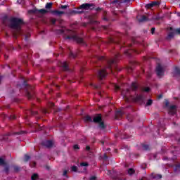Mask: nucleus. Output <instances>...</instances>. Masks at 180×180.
Segmentation results:
<instances>
[{
	"label": "nucleus",
	"instance_id": "nucleus-19",
	"mask_svg": "<svg viewBox=\"0 0 180 180\" xmlns=\"http://www.w3.org/2000/svg\"><path fill=\"white\" fill-rule=\"evenodd\" d=\"M138 88L139 84L136 82H132V84H131V89H132V91H137Z\"/></svg>",
	"mask_w": 180,
	"mask_h": 180
},
{
	"label": "nucleus",
	"instance_id": "nucleus-45",
	"mask_svg": "<svg viewBox=\"0 0 180 180\" xmlns=\"http://www.w3.org/2000/svg\"><path fill=\"white\" fill-rule=\"evenodd\" d=\"M115 89H117V91L120 90V87L119 86H117V84H115Z\"/></svg>",
	"mask_w": 180,
	"mask_h": 180
},
{
	"label": "nucleus",
	"instance_id": "nucleus-14",
	"mask_svg": "<svg viewBox=\"0 0 180 180\" xmlns=\"http://www.w3.org/2000/svg\"><path fill=\"white\" fill-rule=\"evenodd\" d=\"M53 144L54 143L53 142V141L45 140L42 141V146L47 147V148H50L51 147H53Z\"/></svg>",
	"mask_w": 180,
	"mask_h": 180
},
{
	"label": "nucleus",
	"instance_id": "nucleus-57",
	"mask_svg": "<svg viewBox=\"0 0 180 180\" xmlns=\"http://www.w3.org/2000/svg\"><path fill=\"white\" fill-rule=\"evenodd\" d=\"M101 60H105L104 57H101Z\"/></svg>",
	"mask_w": 180,
	"mask_h": 180
},
{
	"label": "nucleus",
	"instance_id": "nucleus-28",
	"mask_svg": "<svg viewBox=\"0 0 180 180\" xmlns=\"http://www.w3.org/2000/svg\"><path fill=\"white\" fill-rule=\"evenodd\" d=\"M39 178V175H37V174H34L32 177H31V179L32 180H36Z\"/></svg>",
	"mask_w": 180,
	"mask_h": 180
},
{
	"label": "nucleus",
	"instance_id": "nucleus-46",
	"mask_svg": "<svg viewBox=\"0 0 180 180\" xmlns=\"http://www.w3.org/2000/svg\"><path fill=\"white\" fill-rule=\"evenodd\" d=\"M68 171L67 170H65L64 172H63V176H67V174H68Z\"/></svg>",
	"mask_w": 180,
	"mask_h": 180
},
{
	"label": "nucleus",
	"instance_id": "nucleus-18",
	"mask_svg": "<svg viewBox=\"0 0 180 180\" xmlns=\"http://www.w3.org/2000/svg\"><path fill=\"white\" fill-rule=\"evenodd\" d=\"M52 13H53V15H56L57 16H61V15H64V11L54 10L52 11Z\"/></svg>",
	"mask_w": 180,
	"mask_h": 180
},
{
	"label": "nucleus",
	"instance_id": "nucleus-12",
	"mask_svg": "<svg viewBox=\"0 0 180 180\" xmlns=\"http://www.w3.org/2000/svg\"><path fill=\"white\" fill-rule=\"evenodd\" d=\"M124 115V110H123V108L121 110H117L115 112V119L117 120H119V119H122V117Z\"/></svg>",
	"mask_w": 180,
	"mask_h": 180
},
{
	"label": "nucleus",
	"instance_id": "nucleus-20",
	"mask_svg": "<svg viewBox=\"0 0 180 180\" xmlns=\"http://www.w3.org/2000/svg\"><path fill=\"white\" fill-rule=\"evenodd\" d=\"M138 20L140 22H146V20H148V18L146 15H142L140 18H138Z\"/></svg>",
	"mask_w": 180,
	"mask_h": 180
},
{
	"label": "nucleus",
	"instance_id": "nucleus-51",
	"mask_svg": "<svg viewBox=\"0 0 180 180\" xmlns=\"http://www.w3.org/2000/svg\"><path fill=\"white\" fill-rule=\"evenodd\" d=\"M15 48H13V46H11V48L8 50H14Z\"/></svg>",
	"mask_w": 180,
	"mask_h": 180
},
{
	"label": "nucleus",
	"instance_id": "nucleus-33",
	"mask_svg": "<svg viewBox=\"0 0 180 180\" xmlns=\"http://www.w3.org/2000/svg\"><path fill=\"white\" fill-rule=\"evenodd\" d=\"M30 160V156L25 155L24 157V161H28Z\"/></svg>",
	"mask_w": 180,
	"mask_h": 180
},
{
	"label": "nucleus",
	"instance_id": "nucleus-37",
	"mask_svg": "<svg viewBox=\"0 0 180 180\" xmlns=\"http://www.w3.org/2000/svg\"><path fill=\"white\" fill-rule=\"evenodd\" d=\"M72 171H73L74 172H77V166H72Z\"/></svg>",
	"mask_w": 180,
	"mask_h": 180
},
{
	"label": "nucleus",
	"instance_id": "nucleus-40",
	"mask_svg": "<svg viewBox=\"0 0 180 180\" xmlns=\"http://www.w3.org/2000/svg\"><path fill=\"white\" fill-rule=\"evenodd\" d=\"M74 149L75 150H79V146L78 145H75L74 146Z\"/></svg>",
	"mask_w": 180,
	"mask_h": 180
},
{
	"label": "nucleus",
	"instance_id": "nucleus-4",
	"mask_svg": "<svg viewBox=\"0 0 180 180\" xmlns=\"http://www.w3.org/2000/svg\"><path fill=\"white\" fill-rule=\"evenodd\" d=\"M84 122H94V123H98L99 127H101V129H105V124H103V122H102V115L101 114L95 116L93 120L91 116L86 115L84 117Z\"/></svg>",
	"mask_w": 180,
	"mask_h": 180
},
{
	"label": "nucleus",
	"instance_id": "nucleus-10",
	"mask_svg": "<svg viewBox=\"0 0 180 180\" xmlns=\"http://www.w3.org/2000/svg\"><path fill=\"white\" fill-rule=\"evenodd\" d=\"M106 75H108V72H106V69H102V70H98V77L101 79H103V78H105V77H106Z\"/></svg>",
	"mask_w": 180,
	"mask_h": 180
},
{
	"label": "nucleus",
	"instance_id": "nucleus-60",
	"mask_svg": "<svg viewBox=\"0 0 180 180\" xmlns=\"http://www.w3.org/2000/svg\"><path fill=\"white\" fill-rule=\"evenodd\" d=\"M156 19H158V17H157Z\"/></svg>",
	"mask_w": 180,
	"mask_h": 180
},
{
	"label": "nucleus",
	"instance_id": "nucleus-15",
	"mask_svg": "<svg viewBox=\"0 0 180 180\" xmlns=\"http://www.w3.org/2000/svg\"><path fill=\"white\" fill-rule=\"evenodd\" d=\"M160 5V2L158 1H153L152 3L148 4L146 5V8L150 9L151 8H154V6H158Z\"/></svg>",
	"mask_w": 180,
	"mask_h": 180
},
{
	"label": "nucleus",
	"instance_id": "nucleus-56",
	"mask_svg": "<svg viewBox=\"0 0 180 180\" xmlns=\"http://www.w3.org/2000/svg\"><path fill=\"white\" fill-rule=\"evenodd\" d=\"M1 80H2V77L0 76V84Z\"/></svg>",
	"mask_w": 180,
	"mask_h": 180
},
{
	"label": "nucleus",
	"instance_id": "nucleus-11",
	"mask_svg": "<svg viewBox=\"0 0 180 180\" xmlns=\"http://www.w3.org/2000/svg\"><path fill=\"white\" fill-rule=\"evenodd\" d=\"M133 53H136V54H139L140 52H138L136 49H125L124 51V54L128 56V57H131V54H133Z\"/></svg>",
	"mask_w": 180,
	"mask_h": 180
},
{
	"label": "nucleus",
	"instance_id": "nucleus-30",
	"mask_svg": "<svg viewBox=\"0 0 180 180\" xmlns=\"http://www.w3.org/2000/svg\"><path fill=\"white\" fill-rule=\"evenodd\" d=\"M151 105H153V101L151 99L148 100L146 106H151Z\"/></svg>",
	"mask_w": 180,
	"mask_h": 180
},
{
	"label": "nucleus",
	"instance_id": "nucleus-25",
	"mask_svg": "<svg viewBox=\"0 0 180 180\" xmlns=\"http://www.w3.org/2000/svg\"><path fill=\"white\" fill-rule=\"evenodd\" d=\"M45 8L46 9H51V8H53V3H47Z\"/></svg>",
	"mask_w": 180,
	"mask_h": 180
},
{
	"label": "nucleus",
	"instance_id": "nucleus-21",
	"mask_svg": "<svg viewBox=\"0 0 180 180\" xmlns=\"http://www.w3.org/2000/svg\"><path fill=\"white\" fill-rule=\"evenodd\" d=\"M152 177L153 178H155L156 179H161L162 178V175L161 174H152Z\"/></svg>",
	"mask_w": 180,
	"mask_h": 180
},
{
	"label": "nucleus",
	"instance_id": "nucleus-3",
	"mask_svg": "<svg viewBox=\"0 0 180 180\" xmlns=\"http://www.w3.org/2000/svg\"><path fill=\"white\" fill-rule=\"evenodd\" d=\"M121 94H122V96H123V98L125 99L127 102H130V101L133 100V101H135V102L143 103L146 100V97L143 94L136 95L135 98H133V96H131V95L130 94L129 89L122 90Z\"/></svg>",
	"mask_w": 180,
	"mask_h": 180
},
{
	"label": "nucleus",
	"instance_id": "nucleus-9",
	"mask_svg": "<svg viewBox=\"0 0 180 180\" xmlns=\"http://www.w3.org/2000/svg\"><path fill=\"white\" fill-rule=\"evenodd\" d=\"M156 73L159 77H161L162 75H164V68L160 64H158L156 67Z\"/></svg>",
	"mask_w": 180,
	"mask_h": 180
},
{
	"label": "nucleus",
	"instance_id": "nucleus-5",
	"mask_svg": "<svg viewBox=\"0 0 180 180\" xmlns=\"http://www.w3.org/2000/svg\"><path fill=\"white\" fill-rule=\"evenodd\" d=\"M94 6V4H83L79 7L77 11H75V13H78L79 15H81L82 13H84L85 12L84 11H92Z\"/></svg>",
	"mask_w": 180,
	"mask_h": 180
},
{
	"label": "nucleus",
	"instance_id": "nucleus-2",
	"mask_svg": "<svg viewBox=\"0 0 180 180\" xmlns=\"http://www.w3.org/2000/svg\"><path fill=\"white\" fill-rule=\"evenodd\" d=\"M59 34H62L65 40H73V41H77V43L82 44L84 43V39L77 34V32L72 30L63 27L58 31Z\"/></svg>",
	"mask_w": 180,
	"mask_h": 180
},
{
	"label": "nucleus",
	"instance_id": "nucleus-13",
	"mask_svg": "<svg viewBox=\"0 0 180 180\" xmlns=\"http://www.w3.org/2000/svg\"><path fill=\"white\" fill-rule=\"evenodd\" d=\"M47 10L42 8L40 10H38L37 8L34 9V10H30V13H42L43 15H44V13H47Z\"/></svg>",
	"mask_w": 180,
	"mask_h": 180
},
{
	"label": "nucleus",
	"instance_id": "nucleus-50",
	"mask_svg": "<svg viewBox=\"0 0 180 180\" xmlns=\"http://www.w3.org/2000/svg\"><path fill=\"white\" fill-rule=\"evenodd\" d=\"M103 20H106V21H108V18H107V17H104V18H103Z\"/></svg>",
	"mask_w": 180,
	"mask_h": 180
},
{
	"label": "nucleus",
	"instance_id": "nucleus-52",
	"mask_svg": "<svg viewBox=\"0 0 180 180\" xmlns=\"http://www.w3.org/2000/svg\"><path fill=\"white\" fill-rule=\"evenodd\" d=\"M9 170L8 167H6V172H8V171Z\"/></svg>",
	"mask_w": 180,
	"mask_h": 180
},
{
	"label": "nucleus",
	"instance_id": "nucleus-47",
	"mask_svg": "<svg viewBox=\"0 0 180 180\" xmlns=\"http://www.w3.org/2000/svg\"><path fill=\"white\" fill-rule=\"evenodd\" d=\"M86 151H89L91 150V147L86 146Z\"/></svg>",
	"mask_w": 180,
	"mask_h": 180
},
{
	"label": "nucleus",
	"instance_id": "nucleus-48",
	"mask_svg": "<svg viewBox=\"0 0 180 180\" xmlns=\"http://www.w3.org/2000/svg\"><path fill=\"white\" fill-rule=\"evenodd\" d=\"M15 171H19V167L18 166L14 167Z\"/></svg>",
	"mask_w": 180,
	"mask_h": 180
},
{
	"label": "nucleus",
	"instance_id": "nucleus-26",
	"mask_svg": "<svg viewBox=\"0 0 180 180\" xmlns=\"http://www.w3.org/2000/svg\"><path fill=\"white\" fill-rule=\"evenodd\" d=\"M141 147L142 150H148V148H149V146L147 144H141Z\"/></svg>",
	"mask_w": 180,
	"mask_h": 180
},
{
	"label": "nucleus",
	"instance_id": "nucleus-17",
	"mask_svg": "<svg viewBox=\"0 0 180 180\" xmlns=\"http://www.w3.org/2000/svg\"><path fill=\"white\" fill-rule=\"evenodd\" d=\"M116 137H120V139H129V135L126 133L122 134V132H120L116 135Z\"/></svg>",
	"mask_w": 180,
	"mask_h": 180
},
{
	"label": "nucleus",
	"instance_id": "nucleus-39",
	"mask_svg": "<svg viewBox=\"0 0 180 180\" xmlns=\"http://www.w3.org/2000/svg\"><path fill=\"white\" fill-rule=\"evenodd\" d=\"M60 9H67V6L66 5H61L60 6Z\"/></svg>",
	"mask_w": 180,
	"mask_h": 180
},
{
	"label": "nucleus",
	"instance_id": "nucleus-59",
	"mask_svg": "<svg viewBox=\"0 0 180 180\" xmlns=\"http://www.w3.org/2000/svg\"><path fill=\"white\" fill-rule=\"evenodd\" d=\"M45 113H47V111L44 110Z\"/></svg>",
	"mask_w": 180,
	"mask_h": 180
},
{
	"label": "nucleus",
	"instance_id": "nucleus-32",
	"mask_svg": "<svg viewBox=\"0 0 180 180\" xmlns=\"http://www.w3.org/2000/svg\"><path fill=\"white\" fill-rule=\"evenodd\" d=\"M0 165H5V159L0 158Z\"/></svg>",
	"mask_w": 180,
	"mask_h": 180
},
{
	"label": "nucleus",
	"instance_id": "nucleus-53",
	"mask_svg": "<svg viewBox=\"0 0 180 180\" xmlns=\"http://www.w3.org/2000/svg\"><path fill=\"white\" fill-rule=\"evenodd\" d=\"M52 23H53V24L56 23V20H53Z\"/></svg>",
	"mask_w": 180,
	"mask_h": 180
},
{
	"label": "nucleus",
	"instance_id": "nucleus-55",
	"mask_svg": "<svg viewBox=\"0 0 180 180\" xmlns=\"http://www.w3.org/2000/svg\"><path fill=\"white\" fill-rule=\"evenodd\" d=\"M26 58H29V56L26 55V58H25V59L26 60Z\"/></svg>",
	"mask_w": 180,
	"mask_h": 180
},
{
	"label": "nucleus",
	"instance_id": "nucleus-43",
	"mask_svg": "<svg viewBox=\"0 0 180 180\" xmlns=\"http://www.w3.org/2000/svg\"><path fill=\"white\" fill-rule=\"evenodd\" d=\"M96 176H92L89 179V180H96Z\"/></svg>",
	"mask_w": 180,
	"mask_h": 180
},
{
	"label": "nucleus",
	"instance_id": "nucleus-23",
	"mask_svg": "<svg viewBox=\"0 0 180 180\" xmlns=\"http://www.w3.org/2000/svg\"><path fill=\"white\" fill-rule=\"evenodd\" d=\"M134 0H122V4H126L127 5H130Z\"/></svg>",
	"mask_w": 180,
	"mask_h": 180
},
{
	"label": "nucleus",
	"instance_id": "nucleus-22",
	"mask_svg": "<svg viewBox=\"0 0 180 180\" xmlns=\"http://www.w3.org/2000/svg\"><path fill=\"white\" fill-rule=\"evenodd\" d=\"M174 75H179V76H180V69H179V68H178V67H176L175 68H174Z\"/></svg>",
	"mask_w": 180,
	"mask_h": 180
},
{
	"label": "nucleus",
	"instance_id": "nucleus-49",
	"mask_svg": "<svg viewBox=\"0 0 180 180\" xmlns=\"http://www.w3.org/2000/svg\"><path fill=\"white\" fill-rule=\"evenodd\" d=\"M108 175H112V172L110 170H108Z\"/></svg>",
	"mask_w": 180,
	"mask_h": 180
},
{
	"label": "nucleus",
	"instance_id": "nucleus-44",
	"mask_svg": "<svg viewBox=\"0 0 180 180\" xmlns=\"http://www.w3.org/2000/svg\"><path fill=\"white\" fill-rule=\"evenodd\" d=\"M154 32H155V27H153V28L151 29V34H154Z\"/></svg>",
	"mask_w": 180,
	"mask_h": 180
},
{
	"label": "nucleus",
	"instance_id": "nucleus-1",
	"mask_svg": "<svg viewBox=\"0 0 180 180\" xmlns=\"http://www.w3.org/2000/svg\"><path fill=\"white\" fill-rule=\"evenodd\" d=\"M22 25H23V20L18 18H13L9 20L8 26L13 29V37L16 39L18 36H25V40L27 41L30 34H25L22 31Z\"/></svg>",
	"mask_w": 180,
	"mask_h": 180
},
{
	"label": "nucleus",
	"instance_id": "nucleus-6",
	"mask_svg": "<svg viewBox=\"0 0 180 180\" xmlns=\"http://www.w3.org/2000/svg\"><path fill=\"white\" fill-rule=\"evenodd\" d=\"M120 58V53H117L115 54V57L114 59H110L107 60V66L105 68H108L110 70H112V64H115L117 61V59Z\"/></svg>",
	"mask_w": 180,
	"mask_h": 180
},
{
	"label": "nucleus",
	"instance_id": "nucleus-38",
	"mask_svg": "<svg viewBox=\"0 0 180 180\" xmlns=\"http://www.w3.org/2000/svg\"><path fill=\"white\" fill-rule=\"evenodd\" d=\"M158 127V129H159L158 130H161V129L165 130V129H163V128H162V126L161 125V124H159Z\"/></svg>",
	"mask_w": 180,
	"mask_h": 180
},
{
	"label": "nucleus",
	"instance_id": "nucleus-34",
	"mask_svg": "<svg viewBox=\"0 0 180 180\" xmlns=\"http://www.w3.org/2000/svg\"><path fill=\"white\" fill-rule=\"evenodd\" d=\"M134 172V169L131 168L128 170V174H129V175H133Z\"/></svg>",
	"mask_w": 180,
	"mask_h": 180
},
{
	"label": "nucleus",
	"instance_id": "nucleus-24",
	"mask_svg": "<svg viewBox=\"0 0 180 180\" xmlns=\"http://www.w3.org/2000/svg\"><path fill=\"white\" fill-rule=\"evenodd\" d=\"M174 172L178 174V172H180V163L176 165L174 168Z\"/></svg>",
	"mask_w": 180,
	"mask_h": 180
},
{
	"label": "nucleus",
	"instance_id": "nucleus-42",
	"mask_svg": "<svg viewBox=\"0 0 180 180\" xmlns=\"http://www.w3.org/2000/svg\"><path fill=\"white\" fill-rule=\"evenodd\" d=\"M27 95L29 99H30V98H32V94H30V93L29 91L27 92Z\"/></svg>",
	"mask_w": 180,
	"mask_h": 180
},
{
	"label": "nucleus",
	"instance_id": "nucleus-16",
	"mask_svg": "<svg viewBox=\"0 0 180 180\" xmlns=\"http://www.w3.org/2000/svg\"><path fill=\"white\" fill-rule=\"evenodd\" d=\"M60 65L64 71H68L70 68H68V63L67 62H60Z\"/></svg>",
	"mask_w": 180,
	"mask_h": 180
},
{
	"label": "nucleus",
	"instance_id": "nucleus-36",
	"mask_svg": "<svg viewBox=\"0 0 180 180\" xmlns=\"http://www.w3.org/2000/svg\"><path fill=\"white\" fill-rule=\"evenodd\" d=\"M80 165L81 167H88V163L83 162L80 164Z\"/></svg>",
	"mask_w": 180,
	"mask_h": 180
},
{
	"label": "nucleus",
	"instance_id": "nucleus-27",
	"mask_svg": "<svg viewBox=\"0 0 180 180\" xmlns=\"http://www.w3.org/2000/svg\"><path fill=\"white\" fill-rule=\"evenodd\" d=\"M127 119L128 122H133V116H131V115H128L127 116Z\"/></svg>",
	"mask_w": 180,
	"mask_h": 180
},
{
	"label": "nucleus",
	"instance_id": "nucleus-8",
	"mask_svg": "<svg viewBox=\"0 0 180 180\" xmlns=\"http://www.w3.org/2000/svg\"><path fill=\"white\" fill-rule=\"evenodd\" d=\"M169 30L170 32L168 34L167 36V39H172V37H174V36H175V34H180V28H177V29H172V27H169Z\"/></svg>",
	"mask_w": 180,
	"mask_h": 180
},
{
	"label": "nucleus",
	"instance_id": "nucleus-7",
	"mask_svg": "<svg viewBox=\"0 0 180 180\" xmlns=\"http://www.w3.org/2000/svg\"><path fill=\"white\" fill-rule=\"evenodd\" d=\"M165 106L169 110V115H175L176 113V105H169V103L168 101H166Z\"/></svg>",
	"mask_w": 180,
	"mask_h": 180
},
{
	"label": "nucleus",
	"instance_id": "nucleus-54",
	"mask_svg": "<svg viewBox=\"0 0 180 180\" xmlns=\"http://www.w3.org/2000/svg\"><path fill=\"white\" fill-rule=\"evenodd\" d=\"M51 106L53 108V106H54V103H51Z\"/></svg>",
	"mask_w": 180,
	"mask_h": 180
},
{
	"label": "nucleus",
	"instance_id": "nucleus-58",
	"mask_svg": "<svg viewBox=\"0 0 180 180\" xmlns=\"http://www.w3.org/2000/svg\"><path fill=\"white\" fill-rule=\"evenodd\" d=\"M94 88H98V86H94Z\"/></svg>",
	"mask_w": 180,
	"mask_h": 180
},
{
	"label": "nucleus",
	"instance_id": "nucleus-29",
	"mask_svg": "<svg viewBox=\"0 0 180 180\" xmlns=\"http://www.w3.org/2000/svg\"><path fill=\"white\" fill-rule=\"evenodd\" d=\"M142 91L143 92H150V87H144V88L142 89Z\"/></svg>",
	"mask_w": 180,
	"mask_h": 180
},
{
	"label": "nucleus",
	"instance_id": "nucleus-35",
	"mask_svg": "<svg viewBox=\"0 0 180 180\" xmlns=\"http://www.w3.org/2000/svg\"><path fill=\"white\" fill-rule=\"evenodd\" d=\"M103 161H108V155L106 154H104L103 156Z\"/></svg>",
	"mask_w": 180,
	"mask_h": 180
},
{
	"label": "nucleus",
	"instance_id": "nucleus-31",
	"mask_svg": "<svg viewBox=\"0 0 180 180\" xmlns=\"http://www.w3.org/2000/svg\"><path fill=\"white\" fill-rule=\"evenodd\" d=\"M70 57H71L72 58H75V57H77V54H75V53H72V51H70Z\"/></svg>",
	"mask_w": 180,
	"mask_h": 180
},
{
	"label": "nucleus",
	"instance_id": "nucleus-41",
	"mask_svg": "<svg viewBox=\"0 0 180 180\" xmlns=\"http://www.w3.org/2000/svg\"><path fill=\"white\" fill-rule=\"evenodd\" d=\"M30 165H31V167H32V168H34V167H36V163H35V162H33L32 163H31Z\"/></svg>",
	"mask_w": 180,
	"mask_h": 180
}]
</instances>
